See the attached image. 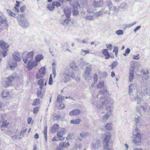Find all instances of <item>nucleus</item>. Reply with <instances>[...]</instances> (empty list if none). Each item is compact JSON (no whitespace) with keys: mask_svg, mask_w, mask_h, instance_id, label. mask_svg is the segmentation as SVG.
<instances>
[{"mask_svg":"<svg viewBox=\"0 0 150 150\" xmlns=\"http://www.w3.org/2000/svg\"><path fill=\"white\" fill-rule=\"evenodd\" d=\"M33 55L34 52L33 51L29 52L27 54V57L23 58L22 57L23 62L25 63H26L28 61V62L30 60H33Z\"/></svg>","mask_w":150,"mask_h":150,"instance_id":"1a4fd4ad","label":"nucleus"},{"mask_svg":"<svg viewBox=\"0 0 150 150\" xmlns=\"http://www.w3.org/2000/svg\"><path fill=\"white\" fill-rule=\"evenodd\" d=\"M74 137V134L72 133L69 134L66 137L67 140H69L73 139Z\"/></svg>","mask_w":150,"mask_h":150,"instance_id":"473e14b6","label":"nucleus"},{"mask_svg":"<svg viewBox=\"0 0 150 150\" xmlns=\"http://www.w3.org/2000/svg\"><path fill=\"white\" fill-rule=\"evenodd\" d=\"M81 121V120L80 119H73L70 121V123L71 124H78L80 123Z\"/></svg>","mask_w":150,"mask_h":150,"instance_id":"393cba45","label":"nucleus"},{"mask_svg":"<svg viewBox=\"0 0 150 150\" xmlns=\"http://www.w3.org/2000/svg\"><path fill=\"white\" fill-rule=\"evenodd\" d=\"M59 125L57 124L54 125L51 129V131L52 133L56 132L59 129Z\"/></svg>","mask_w":150,"mask_h":150,"instance_id":"a211bd4d","label":"nucleus"},{"mask_svg":"<svg viewBox=\"0 0 150 150\" xmlns=\"http://www.w3.org/2000/svg\"><path fill=\"white\" fill-rule=\"evenodd\" d=\"M90 135V134L87 132H82L80 134V136L83 138L88 137Z\"/></svg>","mask_w":150,"mask_h":150,"instance_id":"4be33fe9","label":"nucleus"},{"mask_svg":"<svg viewBox=\"0 0 150 150\" xmlns=\"http://www.w3.org/2000/svg\"><path fill=\"white\" fill-rule=\"evenodd\" d=\"M130 52V50L129 49V48H127L126 50V51L125 52V53L123 55L124 56H126L127 55V54H128Z\"/></svg>","mask_w":150,"mask_h":150,"instance_id":"13d9d810","label":"nucleus"},{"mask_svg":"<svg viewBox=\"0 0 150 150\" xmlns=\"http://www.w3.org/2000/svg\"><path fill=\"white\" fill-rule=\"evenodd\" d=\"M53 83V79L51 74H50V78L49 80L48 84L50 85H51Z\"/></svg>","mask_w":150,"mask_h":150,"instance_id":"864d4df0","label":"nucleus"},{"mask_svg":"<svg viewBox=\"0 0 150 150\" xmlns=\"http://www.w3.org/2000/svg\"><path fill=\"white\" fill-rule=\"evenodd\" d=\"M82 146L81 144L78 143H76L74 144V148L76 149H80Z\"/></svg>","mask_w":150,"mask_h":150,"instance_id":"58836bf2","label":"nucleus"},{"mask_svg":"<svg viewBox=\"0 0 150 150\" xmlns=\"http://www.w3.org/2000/svg\"><path fill=\"white\" fill-rule=\"evenodd\" d=\"M53 119L54 120H59V115L54 114L53 115Z\"/></svg>","mask_w":150,"mask_h":150,"instance_id":"603ef678","label":"nucleus"},{"mask_svg":"<svg viewBox=\"0 0 150 150\" xmlns=\"http://www.w3.org/2000/svg\"><path fill=\"white\" fill-rule=\"evenodd\" d=\"M0 26H3L4 29H7L8 24L7 21L0 16Z\"/></svg>","mask_w":150,"mask_h":150,"instance_id":"9d476101","label":"nucleus"},{"mask_svg":"<svg viewBox=\"0 0 150 150\" xmlns=\"http://www.w3.org/2000/svg\"><path fill=\"white\" fill-rule=\"evenodd\" d=\"M86 20H94V18L93 17L91 16H88L86 17Z\"/></svg>","mask_w":150,"mask_h":150,"instance_id":"bf43d9fd","label":"nucleus"},{"mask_svg":"<svg viewBox=\"0 0 150 150\" xmlns=\"http://www.w3.org/2000/svg\"><path fill=\"white\" fill-rule=\"evenodd\" d=\"M81 112L80 110L78 109L74 110L69 113V114L71 116H76L79 115Z\"/></svg>","mask_w":150,"mask_h":150,"instance_id":"dca6fc26","label":"nucleus"},{"mask_svg":"<svg viewBox=\"0 0 150 150\" xmlns=\"http://www.w3.org/2000/svg\"><path fill=\"white\" fill-rule=\"evenodd\" d=\"M106 46L107 48V50H112V44H107L106 45Z\"/></svg>","mask_w":150,"mask_h":150,"instance_id":"5fc2aeb1","label":"nucleus"},{"mask_svg":"<svg viewBox=\"0 0 150 150\" xmlns=\"http://www.w3.org/2000/svg\"><path fill=\"white\" fill-rule=\"evenodd\" d=\"M47 8L49 10L52 11L54 9L55 7L52 4V5H48L47 6Z\"/></svg>","mask_w":150,"mask_h":150,"instance_id":"c03bdc74","label":"nucleus"},{"mask_svg":"<svg viewBox=\"0 0 150 150\" xmlns=\"http://www.w3.org/2000/svg\"><path fill=\"white\" fill-rule=\"evenodd\" d=\"M105 129L108 130H110L112 129V123H108L105 125Z\"/></svg>","mask_w":150,"mask_h":150,"instance_id":"bb28decb","label":"nucleus"},{"mask_svg":"<svg viewBox=\"0 0 150 150\" xmlns=\"http://www.w3.org/2000/svg\"><path fill=\"white\" fill-rule=\"evenodd\" d=\"M71 21V19L70 18H68L67 19H65L64 20V22L68 24Z\"/></svg>","mask_w":150,"mask_h":150,"instance_id":"052dcab7","label":"nucleus"},{"mask_svg":"<svg viewBox=\"0 0 150 150\" xmlns=\"http://www.w3.org/2000/svg\"><path fill=\"white\" fill-rule=\"evenodd\" d=\"M64 98V97H63L61 95H59L57 98V102H61L63 100Z\"/></svg>","mask_w":150,"mask_h":150,"instance_id":"e433bc0d","label":"nucleus"},{"mask_svg":"<svg viewBox=\"0 0 150 150\" xmlns=\"http://www.w3.org/2000/svg\"><path fill=\"white\" fill-rule=\"evenodd\" d=\"M141 139L142 138H133L132 139V142L135 145H140L141 144Z\"/></svg>","mask_w":150,"mask_h":150,"instance_id":"6ab92c4d","label":"nucleus"},{"mask_svg":"<svg viewBox=\"0 0 150 150\" xmlns=\"http://www.w3.org/2000/svg\"><path fill=\"white\" fill-rule=\"evenodd\" d=\"M103 149H108L109 146V142H104Z\"/></svg>","mask_w":150,"mask_h":150,"instance_id":"cd10ccee","label":"nucleus"},{"mask_svg":"<svg viewBox=\"0 0 150 150\" xmlns=\"http://www.w3.org/2000/svg\"><path fill=\"white\" fill-rule=\"evenodd\" d=\"M142 94H136L135 96L134 99L137 102V104H140L141 102L143 100Z\"/></svg>","mask_w":150,"mask_h":150,"instance_id":"2eb2a0df","label":"nucleus"},{"mask_svg":"<svg viewBox=\"0 0 150 150\" xmlns=\"http://www.w3.org/2000/svg\"><path fill=\"white\" fill-rule=\"evenodd\" d=\"M16 77V76L15 74H12L8 76L7 78V80L6 81L7 85L5 86V87H8L11 85L13 82L15 81Z\"/></svg>","mask_w":150,"mask_h":150,"instance_id":"0eeeda50","label":"nucleus"},{"mask_svg":"<svg viewBox=\"0 0 150 150\" xmlns=\"http://www.w3.org/2000/svg\"><path fill=\"white\" fill-rule=\"evenodd\" d=\"M82 52H84L85 53V54H89V50H82Z\"/></svg>","mask_w":150,"mask_h":150,"instance_id":"774afa93","label":"nucleus"},{"mask_svg":"<svg viewBox=\"0 0 150 150\" xmlns=\"http://www.w3.org/2000/svg\"><path fill=\"white\" fill-rule=\"evenodd\" d=\"M134 77V71L131 70L129 71V81L131 82L133 81Z\"/></svg>","mask_w":150,"mask_h":150,"instance_id":"a878e982","label":"nucleus"},{"mask_svg":"<svg viewBox=\"0 0 150 150\" xmlns=\"http://www.w3.org/2000/svg\"><path fill=\"white\" fill-rule=\"evenodd\" d=\"M39 111V108L36 107L34 108L33 109V112L34 114H36L38 113Z\"/></svg>","mask_w":150,"mask_h":150,"instance_id":"8fccbe9b","label":"nucleus"},{"mask_svg":"<svg viewBox=\"0 0 150 150\" xmlns=\"http://www.w3.org/2000/svg\"><path fill=\"white\" fill-rule=\"evenodd\" d=\"M7 11L9 16L15 17L16 16V14L13 13L11 11L8 9L7 10Z\"/></svg>","mask_w":150,"mask_h":150,"instance_id":"c9c22d12","label":"nucleus"},{"mask_svg":"<svg viewBox=\"0 0 150 150\" xmlns=\"http://www.w3.org/2000/svg\"><path fill=\"white\" fill-rule=\"evenodd\" d=\"M43 58V56L42 54H39L37 55L35 57V61L33 60L29 61L27 64V68L30 70L32 69L33 67L37 66L38 62H39Z\"/></svg>","mask_w":150,"mask_h":150,"instance_id":"f03ea898","label":"nucleus"},{"mask_svg":"<svg viewBox=\"0 0 150 150\" xmlns=\"http://www.w3.org/2000/svg\"><path fill=\"white\" fill-rule=\"evenodd\" d=\"M111 136V134L109 132H107L105 133L102 136L103 142H109Z\"/></svg>","mask_w":150,"mask_h":150,"instance_id":"ddd939ff","label":"nucleus"},{"mask_svg":"<svg viewBox=\"0 0 150 150\" xmlns=\"http://www.w3.org/2000/svg\"><path fill=\"white\" fill-rule=\"evenodd\" d=\"M93 79L95 81H97L98 80V76L96 74H94L93 76Z\"/></svg>","mask_w":150,"mask_h":150,"instance_id":"69168bd1","label":"nucleus"},{"mask_svg":"<svg viewBox=\"0 0 150 150\" xmlns=\"http://www.w3.org/2000/svg\"><path fill=\"white\" fill-rule=\"evenodd\" d=\"M17 19L19 24L22 26L25 27L28 25V22L25 19L23 15H18L16 17Z\"/></svg>","mask_w":150,"mask_h":150,"instance_id":"20e7f679","label":"nucleus"},{"mask_svg":"<svg viewBox=\"0 0 150 150\" xmlns=\"http://www.w3.org/2000/svg\"><path fill=\"white\" fill-rule=\"evenodd\" d=\"M79 11H78L74 10L73 11V14L74 16L77 15L79 14Z\"/></svg>","mask_w":150,"mask_h":150,"instance_id":"4d7b16f0","label":"nucleus"},{"mask_svg":"<svg viewBox=\"0 0 150 150\" xmlns=\"http://www.w3.org/2000/svg\"><path fill=\"white\" fill-rule=\"evenodd\" d=\"M47 126L45 127H44V133L45 135V139L46 141L47 140Z\"/></svg>","mask_w":150,"mask_h":150,"instance_id":"4c0bfd02","label":"nucleus"},{"mask_svg":"<svg viewBox=\"0 0 150 150\" xmlns=\"http://www.w3.org/2000/svg\"><path fill=\"white\" fill-rule=\"evenodd\" d=\"M38 84L40 86V87L42 89L44 86L43 79L41 78L39 79L38 81Z\"/></svg>","mask_w":150,"mask_h":150,"instance_id":"7c9ffc66","label":"nucleus"},{"mask_svg":"<svg viewBox=\"0 0 150 150\" xmlns=\"http://www.w3.org/2000/svg\"><path fill=\"white\" fill-rule=\"evenodd\" d=\"M102 53L105 59H108L111 57L110 54L107 49H103L102 50Z\"/></svg>","mask_w":150,"mask_h":150,"instance_id":"f8f14e48","label":"nucleus"},{"mask_svg":"<svg viewBox=\"0 0 150 150\" xmlns=\"http://www.w3.org/2000/svg\"><path fill=\"white\" fill-rule=\"evenodd\" d=\"M52 5H54V6H56L57 7H59L61 6V4L57 1H54L52 2Z\"/></svg>","mask_w":150,"mask_h":150,"instance_id":"49530a36","label":"nucleus"},{"mask_svg":"<svg viewBox=\"0 0 150 150\" xmlns=\"http://www.w3.org/2000/svg\"><path fill=\"white\" fill-rule=\"evenodd\" d=\"M66 133V130L64 128H61L60 130L58 131L57 133V135L59 137L62 138L64 137H62Z\"/></svg>","mask_w":150,"mask_h":150,"instance_id":"4468645a","label":"nucleus"},{"mask_svg":"<svg viewBox=\"0 0 150 150\" xmlns=\"http://www.w3.org/2000/svg\"><path fill=\"white\" fill-rule=\"evenodd\" d=\"M117 62L115 61L114 62H113L111 64V69H113L114 68L116 67V66L117 64Z\"/></svg>","mask_w":150,"mask_h":150,"instance_id":"a18cd8bd","label":"nucleus"},{"mask_svg":"<svg viewBox=\"0 0 150 150\" xmlns=\"http://www.w3.org/2000/svg\"><path fill=\"white\" fill-rule=\"evenodd\" d=\"M140 129H134L132 134L134 136L133 138H142L140 133L138 132Z\"/></svg>","mask_w":150,"mask_h":150,"instance_id":"9b49d317","label":"nucleus"},{"mask_svg":"<svg viewBox=\"0 0 150 150\" xmlns=\"http://www.w3.org/2000/svg\"><path fill=\"white\" fill-rule=\"evenodd\" d=\"M64 13L67 18H69L71 15V11L68 8H65L64 10Z\"/></svg>","mask_w":150,"mask_h":150,"instance_id":"aec40b11","label":"nucleus"},{"mask_svg":"<svg viewBox=\"0 0 150 150\" xmlns=\"http://www.w3.org/2000/svg\"><path fill=\"white\" fill-rule=\"evenodd\" d=\"M103 4V2H101L100 1H94L93 3V4L95 7H97L101 6Z\"/></svg>","mask_w":150,"mask_h":150,"instance_id":"5701e85b","label":"nucleus"},{"mask_svg":"<svg viewBox=\"0 0 150 150\" xmlns=\"http://www.w3.org/2000/svg\"><path fill=\"white\" fill-rule=\"evenodd\" d=\"M70 145L68 142H61L59 144V146L61 148H67Z\"/></svg>","mask_w":150,"mask_h":150,"instance_id":"412c9836","label":"nucleus"},{"mask_svg":"<svg viewBox=\"0 0 150 150\" xmlns=\"http://www.w3.org/2000/svg\"><path fill=\"white\" fill-rule=\"evenodd\" d=\"M91 71V67H86V71L85 74H86L89 75L90 72Z\"/></svg>","mask_w":150,"mask_h":150,"instance_id":"3c124183","label":"nucleus"},{"mask_svg":"<svg viewBox=\"0 0 150 150\" xmlns=\"http://www.w3.org/2000/svg\"><path fill=\"white\" fill-rule=\"evenodd\" d=\"M111 113V111L109 110V111L102 116V120L105 121L107 120L110 117Z\"/></svg>","mask_w":150,"mask_h":150,"instance_id":"f3484780","label":"nucleus"},{"mask_svg":"<svg viewBox=\"0 0 150 150\" xmlns=\"http://www.w3.org/2000/svg\"><path fill=\"white\" fill-rule=\"evenodd\" d=\"M116 34L118 35H122L123 33V31L122 30H119L116 31Z\"/></svg>","mask_w":150,"mask_h":150,"instance_id":"6e6d98bb","label":"nucleus"},{"mask_svg":"<svg viewBox=\"0 0 150 150\" xmlns=\"http://www.w3.org/2000/svg\"><path fill=\"white\" fill-rule=\"evenodd\" d=\"M6 115L5 113H4L2 114H0V123H1L4 120L5 118L6 117Z\"/></svg>","mask_w":150,"mask_h":150,"instance_id":"c85d7f7f","label":"nucleus"},{"mask_svg":"<svg viewBox=\"0 0 150 150\" xmlns=\"http://www.w3.org/2000/svg\"><path fill=\"white\" fill-rule=\"evenodd\" d=\"M43 75H44L41 73H40V72H38V73L37 74H36V77L37 79H38L40 78L43 77Z\"/></svg>","mask_w":150,"mask_h":150,"instance_id":"37998d69","label":"nucleus"},{"mask_svg":"<svg viewBox=\"0 0 150 150\" xmlns=\"http://www.w3.org/2000/svg\"><path fill=\"white\" fill-rule=\"evenodd\" d=\"M23 133H21V131L20 133V136L19 137L18 136L17 134H16L15 135L12 137V139L13 140H15L17 139H21L23 136Z\"/></svg>","mask_w":150,"mask_h":150,"instance_id":"b1692460","label":"nucleus"},{"mask_svg":"<svg viewBox=\"0 0 150 150\" xmlns=\"http://www.w3.org/2000/svg\"><path fill=\"white\" fill-rule=\"evenodd\" d=\"M133 85L132 84H131L129 86V93H130L132 91V88H131L132 87H133Z\"/></svg>","mask_w":150,"mask_h":150,"instance_id":"e2e57ef3","label":"nucleus"},{"mask_svg":"<svg viewBox=\"0 0 150 150\" xmlns=\"http://www.w3.org/2000/svg\"><path fill=\"white\" fill-rule=\"evenodd\" d=\"M13 59L16 62H19L21 60V57L19 54L18 52H15L12 54ZM10 67L12 69H15L17 66L16 62H14L13 60H11L9 62Z\"/></svg>","mask_w":150,"mask_h":150,"instance_id":"7ed1b4c3","label":"nucleus"},{"mask_svg":"<svg viewBox=\"0 0 150 150\" xmlns=\"http://www.w3.org/2000/svg\"><path fill=\"white\" fill-rule=\"evenodd\" d=\"M40 103V100L38 99H36L33 101L32 105H37Z\"/></svg>","mask_w":150,"mask_h":150,"instance_id":"f704fd0d","label":"nucleus"},{"mask_svg":"<svg viewBox=\"0 0 150 150\" xmlns=\"http://www.w3.org/2000/svg\"><path fill=\"white\" fill-rule=\"evenodd\" d=\"M2 122V125L1 126V128H2L3 127H6L8 125V122L7 121H3Z\"/></svg>","mask_w":150,"mask_h":150,"instance_id":"c756f323","label":"nucleus"},{"mask_svg":"<svg viewBox=\"0 0 150 150\" xmlns=\"http://www.w3.org/2000/svg\"><path fill=\"white\" fill-rule=\"evenodd\" d=\"M139 58V54L137 55H134L133 56V58L135 59H138Z\"/></svg>","mask_w":150,"mask_h":150,"instance_id":"0e129e2a","label":"nucleus"},{"mask_svg":"<svg viewBox=\"0 0 150 150\" xmlns=\"http://www.w3.org/2000/svg\"><path fill=\"white\" fill-rule=\"evenodd\" d=\"M65 139L64 137H62L60 138L57 137H54L52 139V141H63Z\"/></svg>","mask_w":150,"mask_h":150,"instance_id":"2f4dec72","label":"nucleus"},{"mask_svg":"<svg viewBox=\"0 0 150 150\" xmlns=\"http://www.w3.org/2000/svg\"><path fill=\"white\" fill-rule=\"evenodd\" d=\"M38 72L43 75H44L45 73V67H42L39 70Z\"/></svg>","mask_w":150,"mask_h":150,"instance_id":"72a5a7b5","label":"nucleus"},{"mask_svg":"<svg viewBox=\"0 0 150 150\" xmlns=\"http://www.w3.org/2000/svg\"><path fill=\"white\" fill-rule=\"evenodd\" d=\"M65 106L64 104L62 103H60L58 107V109L59 110H61L64 108Z\"/></svg>","mask_w":150,"mask_h":150,"instance_id":"09e8293b","label":"nucleus"},{"mask_svg":"<svg viewBox=\"0 0 150 150\" xmlns=\"http://www.w3.org/2000/svg\"><path fill=\"white\" fill-rule=\"evenodd\" d=\"M106 95L103 94L100 98L99 101L96 100V99H98V95L94 96L93 102L92 103L93 105L96 106L98 109H102L105 105L107 110L110 111L111 108L114 105V101L112 98L107 97Z\"/></svg>","mask_w":150,"mask_h":150,"instance_id":"f257e3e1","label":"nucleus"},{"mask_svg":"<svg viewBox=\"0 0 150 150\" xmlns=\"http://www.w3.org/2000/svg\"><path fill=\"white\" fill-rule=\"evenodd\" d=\"M32 119L31 117H29L28 118L27 120V123L28 124H29L30 123V122L32 121Z\"/></svg>","mask_w":150,"mask_h":150,"instance_id":"338daca9","label":"nucleus"},{"mask_svg":"<svg viewBox=\"0 0 150 150\" xmlns=\"http://www.w3.org/2000/svg\"><path fill=\"white\" fill-rule=\"evenodd\" d=\"M74 8L78 9L80 8V6L78 2H76L73 6Z\"/></svg>","mask_w":150,"mask_h":150,"instance_id":"a19ab883","label":"nucleus"},{"mask_svg":"<svg viewBox=\"0 0 150 150\" xmlns=\"http://www.w3.org/2000/svg\"><path fill=\"white\" fill-rule=\"evenodd\" d=\"M138 104H137L136 106V109L137 112H138L139 113L140 115L142 114V109L143 110V111L144 112H147L148 110L146 106L145 105V106H142Z\"/></svg>","mask_w":150,"mask_h":150,"instance_id":"6e6552de","label":"nucleus"},{"mask_svg":"<svg viewBox=\"0 0 150 150\" xmlns=\"http://www.w3.org/2000/svg\"><path fill=\"white\" fill-rule=\"evenodd\" d=\"M101 146V143L100 140H95L91 145V149L93 150L98 149Z\"/></svg>","mask_w":150,"mask_h":150,"instance_id":"423d86ee","label":"nucleus"},{"mask_svg":"<svg viewBox=\"0 0 150 150\" xmlns=\"http://www.w3.org/2000/svg\"><path fill=\"white\" fill-rule=\"evenodd\" d=\"M104 83L103 81H100L98 83L97 86L98 88H101L103 87L104 86Z\"/></svg>","mask_w":150,"mask_h":150,"instance_id":"79ce46f5","label":"nucleus"},{"mask_svg":"<svg viewBox=\"0 0 150 150\" xmlns=\"http://www.w3.org/2000/svg\"><path fill=\"white\" fill-rule=\"evenodd\" d=\"M26 9V6H23L21 7L20 8V11L21 12H23L24 10Z\"/></svg>","mask_w":150,"mask_h":150,"instance_id":"680f3d73","label":"nucleus"},{"mask_svg":"<svg viewBox=\"0 0 150 150\" xmlns=\"http://www.w3.org/2000/svg\"><path fill=\"white\" fill-rule=\"evenodd\" d=\"M133 118V121L135 122V127L134 129H140L141 127L142 123L141 122V118L138 115L134 114Z\"/></svg>","mask_w":150,"mask_h":150,"instance_id":"39448f33","label":"nucleus"},{"mask_svg":"<svg viewBox=\"0 0 150 150\" xmlns=\"http://www.w3.org/2000/svg\"><path fill=\"white\" fill-rule=\"evenodd\" d=\"M118 49L117 47H115L113 51V52L115 53L116 56H117L118 53Z\"/></svg>","mask_w":150,"mask_h":150,"instance_id":"ea45409f","label":"nucleus"},{"mask_svg":"<svg viewBox=\"0 0 150 150\" xmlns=\"http://www.w3.org/2000/svg\"><path fill=\"white\" fill-rule=\"evenodd\" d=\"M5 106V104H4L3 103L0 101V109L1 110H4Z\"/></svg>","mask_w":150,"mask_h":150,"instance_id":"de8ad7c7","label":"nucleus"}]
</instances>
